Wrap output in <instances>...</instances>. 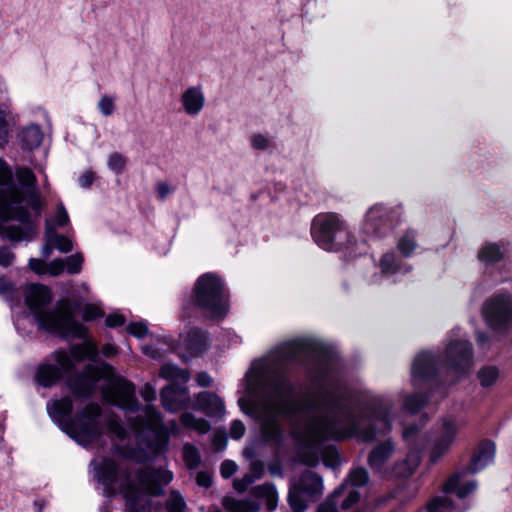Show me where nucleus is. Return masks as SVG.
I'll return each instance as SVG.
<instances>
[{"label": "nucleus", "instance_id": "obj_1", "mask_svg": "<svg viewBox=\"0 0 512 512\" xmlns=\"http://www.w3.org/2000/svg\"><path fill=\"white\" fill-rule=\"evenodd\" d=\"M324 356L322 343L302 338L282 343L253 361L245 374V389L252 398H240L238 403L245 414L259 420L266 441H281V417L310 445L353 437L371 442L378 434L391 430L392 402L389 399L331 381L323 369L311 375L314 392L295 396V385L287 377L288 364L321 362Z\"/></svg>", "mask_w": 512, "mask_h": 512}, {"label": "nucleus", "instance_id": "obj_2", "mask_svg": "<svg viewBox=\"0 0 512 512\" xmlns=\"http://www.w3.org/2000/svg\"><path fill=\"white\" fill-rule=\"evenodd\" d=\"M17 182L7 164L0 159V218L17 220L23 225L4 228L6 238L12 242L31 241L38 231V223L30 220L27 208L40 215L41 200L36 187V177L28 168L16 170Z\"/></svg>", "mask_w": 512, "mask_h": 512}, {"label": "nucleus", "instance_id": "obj_3", "mask_svg": "<svg viewBox=\"0 0 512 512\" xmlns=\"http://www.w3.org/2000/svg\"><path fill=\"white\" fill-rule=\"evenodd\" d=\"M95 478L104 486L105 494H113L111 485L120 482V492L126 500L127 512H151L148 495L163 494L162 485L170 483L173 474L164 469H136L127 461L119 464L112 459L103 458L100 463L94 461Z\"/></svg>", "mask_w": 512, "mask_h": 512}, {"label": "nucleus", "instance_id": "obj_4", "mask_svg": "<svg viewBox=\"0 0 512 512\" xmlns=\"http://www.w3.org/2000/svg\"><path fill=\"white\" fill-rule=\"evenodd\" d=\"M100 380L107 382L102 388V395L108 403L129 412L138 410L135 386L130 381L115 375L113 367L107 363L97 366L87 365L81 373L69 377L67 384L76 397L88 398L92 396Z\"/></svg>", "mask_w": 512, "mask_h": 512}, {"label": "nucleus", "instance_id": "obj_5", "mask_svg": "<svg viewBox=\"0 0 512 512\" xmlns=\"http://www.w3.org/2000/svg\"><path fill=\"white\" fill-rule=\"evenodd\" d=\"M51 301V291L44 285L31 284L25 290V304L40 328L63 337L86 338L87 329L75 320L70 302L58 301L50 309Z\"/></svg>", "mask_w": 512, "mask_h": 512}, {"label": "nucleus", "instance_id": "obj_6", "mask_svg": "<svg viewBox=\"0 0 512 512\" xmlns=\"http://www.w3.org/2000/svg\"><path fill=\"white\" fill-rule=\"evenodd\" d=\"M72 409L69 396L47 403L48 413L59 428L80 445L88 446L103 433L102 409L97 403H89L71 418Z\"/></svg>", "mask_w": 512, "mask_h": 512}, {"label": "nucleus", "instance_id": "obj_7", "mask_svg": "<svg viewBox=\"0 0 512 512\" xmlns=\"http://www.w3.org/2000/svg\"><path fill=\"white\" fill-rule=\"evenodd\" d=\"M69 355L65 351H56L51 355L55 363H44L39 366L36 375L38 384L43 387H49L56 383L64 374L71 372L75 362H81L85 359L94 360L98 355V348L92 341H85L81 344H75L70 349Z\"/></svg>", "mask_w": 512, "mask_h": 512}, {"label": "nucleus", "instance_id": "obj_8", "mask_svg": "<svg viewBox=\"0 0 512 512\" xmlns=\"http://www.w3.org/2000/svg\"><path fill=\"white\" fill-rule=\"evenodd\" d=\"M496 447L492 441H483L473 454L467 469H462L451 475L443 485L445 493L455 492L459 498H465L474 493L478 488L476 479H467L468 473L476 474L484 470L495 458Z\"/></svg>", "mask_w": 512, "mask_h": 512}, {"label": "nucleus", "instance_id": "obj_9", "mask_svg": "<svg viewBox=\"0 0 512 512\" xmlns=\"http://www.w3.org/2000/svg\"><path fill=\"white\" fill-rule=\"evenodd\" d=\"M194 302L214 318H223L228 312V295L224 283L214 273L201 275L194 286Z\"/></svg>", "mask_w": 512, "mask_h": 512}, {"label": "nucleus", "instance_id": "obj_10", "mask_svg": "<svg viewBox=\"0 0 512 512\" xmlns=\"http://www.w3.org/2000/svg\"><path fill=\"white\" fill-rule=\"evenodd\" d=\"M311 235L318 246L327 251H339L351 243L348 229L335 213L315 216L311 225Z\"/></svg>", "mask_w": 512, "mask_h": 512}, {"label": "nucleus", "instance_id": "obj_11", "mask_svg": "<svg viewBox=\"0 0 512 512\" xmlns=\"http://www.w3.org/2000/svg\"><path fill=\"white\" fill-rule=\"evenodd\" d=\"M323 493L322 477L305 470L290 487L288 501L293 512H305L308 501H314Z\"/></svg>", "mask_w": 512, "mask_h": 512}, {"label": "nucleus", "instance_id": "obj_12", "mask_svg": "<svg viewBox=\"0 0 512 512\" xmlns=\"http://www.w3.org/2000/svg\"><path fill=\"white\" fill-rule=\"evenodd\" d=\"M487 325L496 331H506L512 324V293L502 291L488 298L482 307Z\"/></svg>", "mask_w": 512, "mask_h": 512}, {"label": "nucleus", "instance_id": "obj_13", "mask_svg": "<svg viewBox=\"0 0 512 512\" xmlns=\"http://www.w3.org/2000/svg\"><path fill=\"white\" fill-rule=\"evenodd\" d=\"M128 423L137 434L151 431L163 438L164 445L167 446L169 435L177 436L179 427L175 420H171L165 425L162 421L161 414L155 406L147 404L142 414L134 418H128Z\"/></svg>", "mask_w": 512, "mask_h": 512}, {"label": "nucleus", "instance_id": "obj_14", "mask_svg": "<svg viewBox=\"0 0 512 512\" xmlns=\"http://www.w3.org/2000/svg\"><path fill=\"white\" fill-rule=\"evenodd\" d=\"M445 368L454 374L452 383L468 374L473 366V346L464 339L450 340L445 349Z\"/></svg>", "mask_w": 512, "mask_h": 512}, {"label": "nucleus", "instance_id": "obj_15", "mask_svg": "<svg viewBox=\"0 0 512 512\" xmlns=\"http://www.w3.org/2000/svg\"><path fill=\"white\" fill-rule=\"evenodd\" d=\"M392 211L383 205H375L366 215L364 231L375 237L385 236L392 228Z\"/></svg>", "mask_w": 512, "mask_h": 512}, {"label": "nucleus", "instance_id": "obj_16", "mask_svg": "<svg viewBox=\"0 0 512 512\" xmlns=\"http://www.w3.org/2000/svg\"><path fill=\"white\" fill-rule=\"evenodd\" d=\"M457 431L458 426L453 418L449 417L443 420L440 435L435 440L430 453V461L432 463L439 461L441 457L449 451L454 442Z\"/></svg>", "mask_w": 512, "mask_h": 512}, {"label": "nucleus", "instance_id": "obj_17", "mask_svg": "<svg viewBox=\"0 0 512 512\" xmlns=\"http://www.w3.org/2000/svg\"><path fill=\"white\" fill-rule=\"evenodd\" d=\"M161 402L168 412H176L188 401V388L185 385L171 383L161 390Z\"/></svg>", "mask_w": 512, "mask_h": 512}, {"label": "nucleus", "instance_id": "obj_18", "mask_svg": "<svg viewBox=\"0 0 512 512\" xmlns=\"http://www.w3.org/2000/svg\"><path fill=\"white\" fill-rule=\"evenodd\" d=\"M439 371V363L435 355L423 351L419 353L412 364V381L416 385L417 379H430Z\"/></svg>", "mask_w": 512, "mask_h": 512}, {"label": "nucleus", "instance_id": "obj_19", "mask_svg": "<svg viewBox=\"0 0 512 512\" xmlns=\"http://www.w3.org/2000/svg\"><path fill=\"white\" fill-rule=\"evenodd\" d=\"M193 408L205 413L209 417L222 416L225 411L221 398L209 391H202L196 395Z\"/></svg>", "mask_w": 512, "mask_h": 512}, {"label": "nucleus", "instance_id": "obj_20", "mask_svg": "<svg viewBox=\"0 0 512 512\" xmlns=\"http://www.w3.org/2000/svg\"><path fill=\"white\" fill-rule=\"evenodd\" d=\"M180 103L184 112L192 117L200 114L205 106V95L200 86H191L185 89L180 96Z\"/></svg>", "mask_w": 512, "mask_h": 512}, {"label": "nucleus", "instance_id": "obj_21", "mask_svg": "<svg viewBox=\"0 0 512 512\" xmlns=\"http://www.w3.org/2000/svg\"><path fill=\"white\" fill-rule=\"evenodd\" d=\"M394 451L395 446L391 439H386L375 445L368 456V464L371 469L382 472Z\"/></svg>", "mask_w": 512, "mask_h": 512}, {"label": "nucleus", "instance_id": "obj_22", "mask_svg": "<svg viewBox=\"0 0 512 512\" xmlns=\"http://www.w3.org/2000/svg\"><path fill=\"white\" fill-rule=\"evenodd\" d=\"M381 273L385 276L406 274L412 270V266L405 263L394 252L385 253L379 262Z\"/></svg>", "mask_w": 512, "mask_h": 512}, {"label": "nucleus", "instance_id": "obj_23", "mask_svg": "<svg viewBox=\"0 0 512 512\" xmlns=\"http://www.w3.org/2000/svg\"><path fill=\"white\" fill-rule=\"evenodd\" d=\"M332 496L336 501H338L342 510L352 508L361 498L359 490L351 486L349 483H342L333 491Z\"/></svg>", "mask_w": 512, "mask_h": 512}, {"label": "nucleus", "instance_id": "obj_24", "mask_svg": "<svg viewBox=\"0 0 512 512\" xmlns=\"http://www.w3.org/2000/svg\"><path fill=\"white\" fill-rule=\"evenodd\" d=\"M184 345L192 355L203 353L209 346L207 332L198 328L191 329L184 339Z\"/></svg>", "mask_w": 512, "mask_h": 512}, {"label": "nucleus", "instance_id": "obj_25", "mask_svg": "<svg viewBox=\"0 0 512 512\" xmlns=\"http://www.w3.org/2000/svg\"><path fill=\"white\" fill-rule=\"evenodd\" d=\"M418 232L414 228L406 229L397 239L396 247L399 253L409 258L411 257L416 249L418 248Z\"/></svg>", "mask_w": 512, "mask_h": 512}, {"label": "nucleus", "instance_id": "obj_26", "mask_svg": "<svg viewBox=\"0 0 512 512\" xmlns=\"http://www.w3.org/2000/svg\"><path fill=\"white\" fill-rule=\"evenodd\" d=\"M251 494L257 499H264L266 502V509L272 512L277 508L278 493L273 484L265 483L257 485L252 488Z\"/></svg>", "mask_w": 512, "mask_h": 512}, {"label": "nucleus", "instance_id": "obj_27", "mask_svg": "<svg viewBox=\"0 0 512 512\" xmlns=\"http://www.w3.org/2000/svg\"><path fill=\"white\" fill-rule=\"evenodd\" d=\"M45 238L61 253H68L73 249L72 241L64 235L58 234L49 221H46Z\"/></svg>", "mask_w": 512, "mask_h": 512}, {"label": "nucleus", "instance_id": "obj_28", "mask_svg": "<svg viewBox=\"0 0 512 512\" xmlns=\"http://www.w3.org/2000/svg\"><path fill=\"white\" fill-rule=\"evenodd\" d=\"M223 507L228 512H256L260 509V505L252 500H239L226 496L222 500Z\"/></svg>", "mask_w": 512, "mask_h": 512}, {"label": "nucleus", "instance_id": "obj_29", "mask_svg": "<svg viewBox=\"0 0 512 512\" xmlns=\"http://www.w3.org/2000/svg\"><path fill=\"white\" fill-rule=\"evenodd\" d=\"M43 140V133L38 125H29L21 132V142L25 149L37 148Z\"/></svg>", "mask_w": 512, "mask_h": 512}, {"label": "nucleus", "instance_id": "obj_30", "mask_svg": "<svg viewBox=\"0 0 512 512\" xmlns=\"http://www.w3.org/2000/svg\"><path fill=\"white\" fill-rule=\"evenodd\" d=\"M160 376L166 380L184 385L190 379V374L186 369H181L175 364L167 363L161 367Z\"/></svg>", "mask_w": 512, "mask_h": 512}, {"label": "nucleus", "instance_id": "obj_31", "mask_svg": "<svg viewBox=\"0 0 512 512\" xmlns=\"http://www.w3.org/2000/svg\"><path fill=\"white\" fill-rule=\"evenodd\" d=\"M181 424L188 428L197 431L200 434H206L210 431L211 425L204 418H197L190 412H185L180 417Z\"/></svg>", "mask_w": 512, "mask_h": 512}, {"label": "nucleus", "instance_id": "obj_32", "mask_svg": "<svg viewBox=\"0 0 512 512\" xmlns=\"http://www.w3.org/2000/svg\"><path fill=\"white\" fill-rule=\"evenodd\" d=\"M420 463V455H419V449L416 447H411L410 451L407 455V458L404 460L403 463L397 465V469H399V474L402 477H408L413 473V471L416 469V467Z\"/></svg>", "mask_w": 512, "mask_h": 512}, {"label": "nucleus", "instance_id": "obj_33", "mask_svg": "<svg viewBox=\"0 0 512 512\" xmlns=\"http://www.w3.org/2000/svg\"><path fill=\"white\" fill-rule=\"evenodd\" d=\"M478 258L485 264H494L503 258V252L497 244L488 243L480 249Z\"/></svg>", "mask_w": 512, "mask_h": 512}, {"label": "nucleus", "instance_id": "obj_34", "mask_svg": "<svg viewBox=\"0 0 512 512\" xmlns=\"http://www.w3.org/2000/svg\"><path fill=\"white\" fill-rule=\"evenodd\" d=\"M500 371L498 367L494 365L484 366L479 369L477 373V378L480 382V385L484 388H489L493 386L497 380L499 379Z\"/></svg>", "mask_w": 512, "mask_h": 512}, {"label": "nucleus", "instance_id": "obj_35", "mask_svg": "<svg viewBox=\"0 0 512 512\" xmlns=\"http://www.w3.org/2000/svg\"><path fill=\"white\" fill-rule=\"evenodd\" d=\"M182 457L189 470L196 469L201 463L199 450L191 443H185L182 448Z\"/></svg>", "mask_w": 512, "mask_h": 512}, {"label": "nucleus", "instance_id": "obj_36", "mask_svg": "<svg viewBox=\"0 0 512 512\" xmlns=\"http://www.w3.org/2000/svg\"><path fill=\"white\" fill-rule=\"evenodd\" d=\"M466 509L457 511L452 500L447 496L436 497L427 505L428 512H464Z\"/></svg>", "mask_w": 512, "mask_h": 512}, {"label": "nucleus", "instance_id": "obj_37", "mask_svg": "<svg viewBox=\"0 0 512 512\" xmlns=\"http://www.w3.org/2000/svg\"><path fill=\"white\" fill-rule=\"evenodd\" d=\"M164 507L167 512H186L187 504L183 496L176 490L170 492Z\"/></svg>", "mask_w": 512, "mask_h": 512}, {"label": "nucleus", "instance_id": "obj_38", "mask_svg": "<svg viewBox=\"0 0 512 512\" xmlns=\"http://www.w3.org/2000/svg\"><path fill=\"white\" fill-rule=\"evenodd\" d=\"M369 475L366 469L360 467L353 469L348 478L343 483H349L351 486L359 489L368 483Z\"/></svg>", "mask_w": 512, "mask_h": 512}, {"label": "nucleus", "instance_id": "obj_39", "mask_svg": "<svg viewBox=\"0 0 512 512\" xmlns=\"http://www.w3.org/2000/svg\"><path fill=\"white\" fill-rule=\"evenodd\" d=\"M427 400V396H424L423 394L420 393L408 395L404 399V408L410 413L414 414L418 412L427 403Z\"/></svg>", "mask_w": 512, "mask_h": 512}, {"label": "nucleus", "instance_id": "obj_40", "mask_svg": "<svg viewBox=\"0 0 512 512\" xmlns=\"http://www.w3.org/2000/svg\"><path fill=\"white\" fill-rule=\"evenodd\" d=\"M103 422L107 428V431L111 435H114L117 439L123 440L126 437L127 432H126L125 428L121 425L119 420L117 418H115L114 416H111V415L105 416L103 419Z\"/></svg>", "mask_w": 512, "mask_h": 512}, {"label": "nucleus", "instance_id": "obj_41", "mask_svg": "<svg viewBox=\"0 0 512 512\" xmlns=\"http://www.w3.org/2000/svg\"><path fill=\"white\" fill-rule=\"evenodd\" d=\"M63 260L65 262V271L68 274H79L82 271V266L84 263V257L82 253L77 252Z\"/></svg>", "mask_w": 512, "mask_h": 512}, {"label": "nucleus", "instance_id": "obj_42", "mask_svg": "<svg viewBox=\"0 0 512 512\" xmlns=\"http://www.w3.org/2000/svg\"><path fill=\"white\" fill-rule=\"evenodd\" d=\"M126 165V159L120 153H112L107 162V166L116 174H120L124 171Z\"/></svg>", "mask_w": 512, "mask_h": 512}, {"label": "nucleus", "instance_id": "obj_43", "mask_svg": "<svg viewBox=\"0 0 512 512\" xmlns=\"http://www.w3.org/2000/svg\"><path fill=\"white\" fill-rule=\"evenodd\" d=\"M115 96L103 95L98 102V109L105 117L113 114L115 110Z\"/></svg>", "mask_w": 512, "mask_h": 512}, {"label": "nucleus", "instance_id": "obj_44", "mask_svg": "<svg viewBox=\"0 0 512 512\" xmlns=\"http://www.w3.org/2000/svg\"><path fill=\"white\" fill-rule=\"evenodd\" d=\"M51 225L56 229L57 227H63L69 222L68 213L62 203L58 204L57 211L51 220H48Z\"/></svg>", "mask_w": 512, "mask_h": 512}, {"label": "nucleus", "instance_id": "obj_45", "mask_svg": "<svg viewBox=\"0 0 512 512\" xmlns=\"http://www.w3.org/2000/svg\"><path fill=\"white\" fill-rule=\"evenodd\" d=\"M129 334L137 338H142L147 335L148 327L144 322H133L127 326Z\"/></svg>", "mask_w": 512, "mask_h": 512}, {"label": "nucleus", "instance_id": "obj_46", "mask_svg": "<svg viewBox=\"0 0 512 512\" xmlns=\"http://www.w3.org/2000/svg\"><path fill=\"white\" fill-rule=\"evenodd\" d=\"M65 271V262L62 258H56L50 263H47V272L51 276H58Z\"/></svg>", "mask_w": 512, "mask_h": 512}, {"label": "nucleus", "instance_id": "obj_47", "mask_svg": "<svg viewBox=\"0 0 512 512\" xmlns=\"http://www.w3.org/2000/svg\"><path fill=\"white\" fill-rule=\"evenodd\" d=\"M103 315L104 312L101 310V308L94 304H87L83 309V318L86 321L100 318Z\"/></svg>", "mask_w": 512, "mask_h": 512}, {"label": "nucleus", "instance_id": "obj_48", "mask_svg": "<svg viewBox=\"0 0 512 512\" xmlns=\"http://www.w3.org/2000/svg\"><path fill=\"white\" fill-rule=\"evenodd\" d=\"M338 501L330 494L322 503L319 504L317 512H339Z\"/></svg>", "mask_w": 512, "mask_h": 512}, {"label": "nucleus", "instance_id": "obj_49", "mask_svg": "<svg viewBox=\"0 0 512 512\" xmlns=\"http://www.w3.org/2000/svg\"><path fill=\"white\" fill-rule=\"evenodd\" d=\"M255 481V477L250 474H245L240 479H235L233 482L234 489L240 493L246 491V489Z\"/></svg>", "mask_w": 512, "mask_h": 512}, {"label": "nucleus", "instance_id": "obj_50", "mask_svg": "<svg viewBox=\"0 0 512 512\" xmlns=\"http://www.w3.org/2000/svg\"><path fill=\"white\" fill-rule=\"evenodd\" d=\"M246 431V427L241 420H234L230 427V436L235 440L241 439Z\"/></svg>", "mask_w": 512, "mask_h": 512}, {"label": "nucleus", "instance_id": "obj_51", "mask_svg": "<svg viewBox=\"0 0 512 512\" xmlns=\"http://www.w3.org/2000/svg\"><path fill=\"white\" fill-rule=\"evenodd\" d=\"M7 113L0 109V146L7 143L8 138V125H7Z\"/></svg>", "mask_w": 512, "mask_h": 512}, {"label": "nucleus", "instance_id": "obj_52", "mask_svg": "<svg viewBox=\"0 0 512 512\" xmlns=\"http://www.w3.org/2000/svg\"><path fill=\"white\" fill-rule=\"evenodd\" d=\"M14 290V285L11 282L4 278H0V295L2 297H4L7 301L12 300Z\"/></svg>", "mask_w": 512, "mask_h": 512}, {"label": "nucleus", "instance_id": "obj_53", "mask_svg": "<svg viewBox=\"0 0 512 512\" xmlns=\"http://www.w3.org/2000/svg\"><path fill=\"white\" fill-rule=\"evenodd\" d=\"M237 471V465L232 460H225L220 467L221 476L225 479L230 478Z\"/></svg>", "mask_w": 512, "mask_h": 512}, {"label": "nucleus", "instance_id": "obj_54", "mask_svg": "<svg viewBox=\"0 0 512 512\" xmlns=\"http://www.w3.org/2000/svg\"><path fill=\"white\" fill-rule=\"evenodd\" d=\"M251 144L257 150H265L269 147L270 140L262 134H255L251 137Z\"/></svg>", "mask_w": 512, "mask_h": 512}, {"label": "nucleus", "instance_id": "obj_55", "mask_svg": "<svg viewBox=\"0 0 512 512\" xmlns=\"http://www.w3.org/2000/svg\"><path fill=\"white\" fill-rule=\"evenodd\" d=\"M323 462L326 466L336 468L339 465L338 453L334 449H329L323 454Z\"/></svg>", "mask_w": 512, "mask_h": 512}, {"label": "nucleus", "instance_id": "obj_56", "mask_svg": "<svg viewBox=\"0 0 512 512\" xmlns=\"http://www.w3.org/2000/svg\"><path fill=\"white\" fill-rule=\"evenodd\" d=\"M301 460L308 466H316L319 463V453L317 451H305L301 454Z\"/></svg>", "mask_w": 512, "mask_h": 512}, {"label": "nucleus", "instance_id": "obj_57", "mask_svg": "<svg viewBox=\"0 0 512 512\" xmlns=\"http://www.w3.org/2000/svg\"><path fill=\"white\" fill-rule=\"evenodd\" d=\"M29 267L39 275L46 274L47 272V263L41 259L31 258L29 260Z\"/></svg>", "mask_w": 512, "mask_h": 512}, {"label": "nucleus", "instance_id": "obj_58", "mask_svg": "<svg viewBox=\"0 0 512 512\" xmlns=\"http://www.w3.org/2000/svg\"><path fill=\"white\" fill-rule=\"evenodd\" d=\"M14 254L6 247L0 248V265L3 267H7L11 265L14 261Z\"/></svg>", "mask_w": 512, "mask_h": 512}, {"label": "nucleus", "instance_id": "obj_59", "mask_svg": "<svg viewBox=\"0 0 512 512\" xmlns=\"http://www.w3.org/2000/svg\"><path fill=\"white\" fill-rule=\"evenodd\" d=\"M141 397L146 402H151L156 399V389L150 383H146L141 390Z\"/></svg>", "mask_w": 512, "mask_h": 512}, {"label": "nucleus", "instance_id": "obj_60", "mask_svg": "<svg viewBox=\"0 0 512 512\" xmlns=\"http://www.w3.org/2000/svg\"><path fill=\"white\" fill-rule=\"evenodd\" d=\"M105 323L111 328L122 326L125 323V317L121 314H111L107 316Z\"/></svg>", "mask_w": 512, "mask_h": 512}, {"label": "nucleus", "instance_id": "obj_61", "mask_svg": "<svg viewBox=\"0 0 512 512\" xmlns=\"http://www.w3.org/2000/svg\"><path fill=\"white\" fill-rule=\"evenodd\" d=\"M418 427L417 426H407L403 429V439L409 444L413 445V441L417 436Z\"/></svg>", "mask_w": 512, "mask_h": 512}, {"label": "nucleus", "instance_id": "obj_62", "mask_svg": "<svg viewBox=\"0 0 512 512\" xmlns=\"http://www.w3.org/2000/svg\"><path fill=\"white\" fill-rule=\"evenodd\" d=\"M250 471L249 474L255 477V480L260 479L264 474V464L259 460H255L251 463Z\"/></svg>", "mask_w": 512, "mask_h": 512}, {"label": "nucleus", "instance_id": "obj_63", "mask_svg": "<svg viewBox=\"0 0 512 512\" xmlns=\"http://www.w3.org/2000/svg\"><path fill=\"white\" fill-rule=\"evenodd\" d=\"M196 482L199 486L209 488L212 485V478L208 472L200 471L196 476Z\"/></svg>", "mask_w": 512, "mask_h": 512}, {"label": "nucleus", "instance_id": "obj_64", "mask_svg": "<svg viewBox=\"0 0 512 512\" xmlns=\"http://www.w3.org/2000/svg\"><path fill=\"white\" fill-rule=\"evenodd\" d=\"M157 194L160 200H165L166 197L173 192V189L166 182H158L157 186Z\"/></svg>", "mask_w": 512, "mask_h": 512}]
</instances>
